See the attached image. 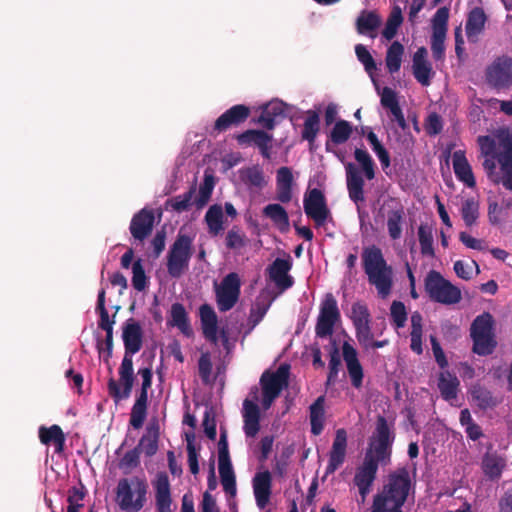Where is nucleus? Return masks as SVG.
Wrapping results in <instances>:
<instances>
[{
    "label": "nucleus",
    "mask_w": 512,
    "mask_h": 512,
    "mask_svg": "<svg viewBox=\"0 0 512 512\" xmlns=\"http://www.w3.org/2000/svg\"><path fill=\"white\" fill-rule=\"evenodd\" d=\"M155 216L151 209L143 208L131 219L130 233L135 240L143 242L151 233L154 227Z\"/></svg>",
    "instance_id": "19"
},
{
    "label": "nucleus",
    "mask_w": 512,
    "mask_h": 512,
    "mask_svg": "<svg viewBox=\"0 0 512 512\" xmlns=\"http://www.w3.org/2000/svg\"><path fill=\"white\" fill-rule=\"evenodd\" d=\"M236 140L241 146H254L259 149L260 154L265 159L271 158V148L273 136L263 130L248 129L236 136Z\"/></svg>",
    "instance_id": "15"
},
{
    "label": "nucleus",
    "mask_w": 512,
    "mask_h": 512,
    "mask_svg": "<svg viewBox=\"0 0 512 512\" xmlns=\"http://www.w3.org/2000/svg\"><path fill=\"white\" fill-rule=\"evenodd\" d=\"M404 46L399 41H394L388 47L385 57L386 68L390 74L397 73L401 68Z\"/></svg>",
    "instance_id": "46"
},
{
    "label": "nucleus",
    "mask_w": 512,
    "mask_h": 512,
    "mask_svg": "<svg viewBox=\"0 0 512 512\" xmlns=\"http://www.w3.org/2000/svg\"><path fill=\"white\" fill-rule=\"evenodd\" d=\"M218 470L223 490L231 495L236 494V477L230 458L218 459Z\"/></svg>",
    "instance_id": "37"
},
{
    "label": "nucleus",
    "mask_w": 512,
    "mask_h": 512,
    "mask_svg": "<svg viewBox=\"0 0 512 512\" xmlns=\"http://www.w3.org/2000/svg\"><path fill=\"white\" fill-rule=\"evenodd\" d=\"M353 132L352 125L346 120H338L332 128L329 138L336 145L345 143Z\"/></svg>",
    "instance_id": "52"
},
{
    "label": "nucleus",
    "mask_w": 512,
    "mask_h": 512,
    "mask_svg": "<svg viewBox=\"0 0 512 512\" xmlns=\"http://www.w3.org/2000/svg\"><path fill=\"white\" fill-rule=\"evenodd\" d=\"M240 286L237 273H229L223 278L221 285L216 288V301L220 311L226 312L235 306L239 299Z\"/></svg>",
    "instance_id": "12"
},
{
    "label": "nucleus",
    "mask_w": 512,
    "mask_h": 512,
    "mask_svg": "<svg viewBox=\"0 0 512 512\" xmlns=\"http://www.w3.org/2000/svg\"><path fill=\"white\" fill-rule=\"evenodd\" d=\"M196 192V186H191L187 192L181 195H177L167 201V204H169L172 209L176 212H184L187 211L191 204L193 196Z\"/></svg>",
    "instance_id": "58"
},
{
    "label": "nucleus",
    "mask_w": 512,
    "mask_h": 512,
    "mask_svg": "<svg viewBox=\"0 0 512 512\" xmlns=\"http://www.w3.org/2000/svg\"><path fill=\"white\" fill-rule=\"evenodd\" d=\"M405 212L401 204L397 203L396 207L389 210L387 214V230L392 240H398L402 235V223Z\"/></svg>",
    "instance_id": "38"
},
{
    "label": "nucleus",
    "mask_w": 512,
    "mask_h": 512,
    "mask_svg": "<svg viewBox=\"0 0 512 512\" xmlns=\"http://www.w3.org/2000/svg\"><path fill=\"white\" fill-rule=\"evenodd\" d=\"M355 54L359 62H361L365 68V71L371 74L377 69L376 62L372 57L371 53L363 44H357L355 46Z\"/></svg>",
    "instance_id": "63"
},
{
    "label": "nucleus",
    "mask_w": 512,
    "mask_h": 512,
    "mask_svg": "<svg viewBox=\"0 0 512 512\" xmlns=\"http://www.w3.org/2000/svg\"><path fill=\"white\" fill-rule=\"evenodd\" d=\"M246 235L238 226L228 230L225 238V245L229 250H238L246 246Z\"/></svg>",
    "instance_id": "59"
},
{
    "label": "nucleus",
    "mask_w": 512,
    "mask_h": 512,
    "mask_svg": "<svg viewBox=\"0 0 512 512\" xmlns=\"http://www.w3.org/2000/svg\"><path fill=\"white\" fill-rule=\"evenodd\" d=\"M288 106L280 100H274L265 105L257 122L267 130H273L275 126L287 116Z\"/></svg>",
    "instance_id": "20"
},
{
    "label": "nucleus",
    "mask_w": 512,
    "mask_h": 512,
    "mask_svg": "<svg viewBox=\"0 0 512 512\" xmlns=\"http://www.w3.org/2000/svg\"><path fill=\"white\" fill-rule=\"evenodd\" d=\"M271 302L272 300L270 299L268 292H260L250 309L248 323L250 324L251 329L262 321L271 305Z\"/></svg>",
    "instance_id": "33"
},
{
    "label": "nucleus",
    "mask_w": 512,
    "mask_h": 512,
    "mask_svg": "<svg viewBox=\"0 0 512 512\" xmlns=\"http://www.w3.org/2000/svg\"><path fill=\"white\" fill-rule=\"evenodd\" d=\"M355 160L361 165L364 176L367 180H372L375 177V163L370 154L360 148H356L354 151Z\"/></svg>",
    "instance_id": "57"
},
{
    "label": "nucleus",
    "mask_w": 512,
    "mask_h": 512,
    "mask_svg": "<svg viewBox=\"0 0 512 512\" xmlns=\"http://www.w3.org/2000/svg\"><path fill=\"white\" fill-rule=\"evenodd\" d=\"M293 174L291 168L283 166L276 172V199L288 203L292 199Z\"/></svg>",
    "instance_id": "29"
},
{
    "label": "nucleus",
    "mask_w": 512,
    "mask_h": 512,
    "mask_svg": "<svg viewBox=\"0 0 512 512\" xmlns=\"http://www.w3.org/2000/svg\"><path fill=\"white\" fill-rule=\"evenodd\" d=\"M239 177L248 187L262 188L266 184L263 170L259 165L241 168Z\"/></svg>",
    "instance_id": "44"
},
{
    "label": "nucleus",
    "mask_w": 512,
    "mask_h": 512,
    "mask_svg": "<svg viewBox=\"0 0 512 512\" xmlns=\"http://www.w3.org/2000/svg\"><path fill=\"white\" fill-rule=\"evenodd\" d=\"M341 323V313L337 300L332 293H327L320 304L315 324V336L329 340L327 352H357L354 340L344 329H336Z\"/></svg>",
    "instance_id": "1"
},
{
    "label": "nucleus",
    "mask_w": 512,
    "mask_h": 512,
    "mask_svg": "<svg viewBox=\"0 0 512 512\" xmlns=\"http://www.w3.org/2000/svg\"><path fill=\"white\" fill-rule=\"evenodd\" d=\"M159 435V424L157 422L150 423L146 428V433L136 446L139 448V453L144 452L147 457L154 456L158 451Z\"/></svg>",
    "instance_id": "31"
},
{
    "label": "nucleus",
    "mask_w": 512,
    "mask_h": 512,
    "mask_svg": "<svg viewBox=\"0 0 512 512\" xmlns=\"http://www.w3.org/2000/svg\"><path fill=\"white\" fill-rule=\"evenodd\" d=\"M501 151L497 155V161L500 165L499 183L507 190L512 191V137L501 132L497 135Z\"/></svg>",
    "instance_id": "14"
},
{
    "label": "nucleus",
    "mask_w": 512,
    "mask_h": 512,
    "mask_svg": "<svg viewBox=\"0 0 512 512\" xmlns=\"http://www.w3.org/2000/svg\"><path fill=\"white\" fill-rule=\"evenodd\" d=\"M486 83L496 90H506L512 86V58L500 56L487 66Z\"/></svg>",
    "instance_id": "11"
},
{
    "label": "nucleus",
    "mask_w": 512,
    "mask_h": 512,
    "mask_svg": "<svg viewBox=\"0 0 512 512\" xmlns=\"http://www.w3.org/2000/svg\"><path fill=\"white\" fill-rule=\"evenodd\" d=\"M214 188V177L212 175L205 174L204 181L199 188V196L195 200V204L198 208H202L206 205L211 197Z\"/></svg>",
    "instance_id": "61"
},
{
    "label": "nucleus",
    "mask_w": 512,
    "mask_h": 512,
    "mask_svg": "<svg viewBox=\"0 0 512 512\" xmlns=\"http://www.w3.org/2000/svg\"><path fill=\"white\" fill-rule=\"evenodd\" d=\"M307 117L305 118L301 137L303 140L308 141L309 148L311 151L314 150V142L320 131V118L319 114L314 110H308L306 112Z\"/></svg>",
    "instance_id": "34"
},
{
    "label": "nucleus",
    "mask_w": 512,
    "mask_h": 512,
    "mask_svg": "<svg viewBox=\"0 0 512 512\" xmlns=\"http://www.w3.org/2000/svg\"><path fill=\"white\" fill-rule=\"evenodd\" d=\"M143 332L140 324L133 318L128 319L123 326L122 338L125 352H138L142 346Z\"/></svg>",
    "instance_id": "27"
},
{
    "label": "nucleus",
    "mask_w": 512,
    "mask_h": 512,
    "mask_svg": "<svg viewBox=\"0 0 512 512\" xmlns=\"http://www.w3.org/2000/svg\"><path fill=\"white\" fill-rule=\"evenodd\" d=\"M169 324L177 327L185 335H189L191 333L192 330L189 324L188 314L183 304L178 302L172 304Z\"/></svg>",
    "instance_id": "45"
},
{
    "label": "nucleus",
    "mask_w": 512,
    "mask_h": 512,
    "mask_svg": "<svg viewBox=\"0 0 512 512\" xmlns=\"http://www.w3.org/2000/svg\"><path fill=\"white\" fill-rule=\"evenodd\" d=\"M411 350L413 352H422V316L415 312L411 316Z\"/></svg>",
    "instance_id": "53"
},
{
    "label": "nucleus",
    "mask_w": 512,
    "mask_h": 512,
    "mask_svg": "<svg viewBox=\"0 0 512 512\" xmlns=\"http://www.w3.org/2000/svg\"><path fill=\"white\" fill-rule=\"evenodd\" d=\"M505 466V460L495 453H486L482 459L483 472L491 480L499 479Z\"/></svg>",
    "instance_id": "41"
},
{
    "label": "nucleus",
    "mask_w": 512,
    "mask_h": 512,
    "mask_svg": "<svg viewBox=\"0 0 512 512\" xmlns=\"http://www.w3.org/2000/svg\"><path fill=\"white\" fill-rule=\"evenodd\" d=\"M410 484L409 473L405 468L390 474L383 492L374 497L372 511L402 512L401 508L408 497Z\"/></svg>",
    "instance_id": "3"
},
{
    "label": "nucleus",
    "mask_w": 512,
    "mask_h": 512,
    "mask_svg": "<svg viewBox=\"0 0 512 512\" xmlns=\"http://www.w3.org/2000/svg\"><path fill=\"white\" fill-rule=\"evenodd\" d=\"M244 432L247 437H255L260 430V410L257 404L246 399L243 402Z\"/></svg>",
    "instance_id": "30"
},
{
    "label": "nucleus",
    "mask_w": 512,
    "mask_h": 512,
    "mask_svg": "<svg viewBox=\"0 0 512 512\" xmlns=\"http://www.w3.org/2000/svg\"><path fill=\"white\" fill-rule=\"evenodd\" d=\"M346 171V184L349 198L357 205L365 201L364 195V179L360 174L358 168L351 162L345 165Z\"/></svg>",
    "instance_id": "22"
},
{
    "label": "nucleus",
    "mask_w": 512,
    "mask_h": 512,
    "mask_svg": "<svg viewBox=\"0 0 512 512\" xmlns=\"http://www.w3.org/2000/svg\"><path fill=\"white\" fill-rule=\"evenodd\" d=\"M494 323L493 316L488 312L478 315L473 320L470 328L473 340L472 352H493L497 346Z\"/></svg>",
    "instance_id": "9"
},
{
    "label": "nucleus",
    "mask_w": 512,
    "mask_h": 512,
    "mask_svg": "<svg viewBox=\"0 0 512 512\" xmlns=\"http://www.w3.org/2000/svg\"><path fill=\"white\" fill-rule=\"evenodd\" d=\"M486 15L482 8L472 9L466 21V34L468 38L478 35L484 28Z\"/></svg>",
    "instance_id": "48"
},
{
    "label": "nucleus",
    "mask_w": 512,
    "mask_h": 512,
    "mask_svg": "<svg viewBox=\"0 0 512 512\" xmlns=\"http://www.w3.org/2000/svg\"><path fill=\"white\" fill-rule=\"evenodd\" d=\"M105 295V290L101 289L98 293L96 310L100 315L99 327L106 331L107 334V349L109 351L112 348V330L114 321L110 320L108 311L105 307Z\"/></svg>",
    "instance_id": "40"
},
{
    "label": "nucleus",
    "mask_w": 512,
    "mask_h": 512,
    "mask_svg": "<svg viewBox=\"0 0 512 512\" xmlns=\"http://www.w3.org/2000/svg\"><path fill=\"white\" fill-rule=\"evenodd\" d=\"M148 484L144 478L133 477L119 480L116 488L117 502L121 510L139 512L147 500Z\"/></svg>",
    "instance_id": "5"
},
{
    "label": "nucleus",
    "mask_w": 512,
    "mask_h": 512,
    "mask_svg": "<svg viewBox=\"0 0 512 512\" xmlns=\"http://www.w3.org/2000/svg\"><path fill=\"white\" fill-rule=\"evenodd\" d=\"M203 334L206 338L214 340L217 334V315L209 304H203L199 308Z\"/></svg>",
    "instance_id": "36"
},
{
    "label": "nucleus",
    "mask_w": 512,
    "mask_h": 512,
    "mask_svg": "<svg viewBox=\"0 0 512 512\" xmlns=\"http://www.w3.org/2000/svg\"><path fill=\"white\" fill-rule=\"evenodd\" d=\"M470 395L472 401L481 410L493 409L499 403L490 390L480 385L473 386Z\"/></svg>",
    "instance_id": "43"
},
{
    "label": "nucleus",
    "mask_w": 512,
    "mask_h": 512,
    "mask_svg": "<svg viewBox=\"0 0 512 512\" xmlns=\"http://www.w3.org/2000/svg\"><path fill=\"white\" fill-rule=\"evenodd\" d=\"M390 317L397 328L404 327L407 321L406 307L401 301H393L390 307Z\"/></svg>",
    "instance_id": "64"
},
{
    "label": "nucleus",
    "mask_w": 512,
    "mask_h": 512,
    "mask_svg": "<svg viewBox=\"0 0 512 512\" xmlns=\"http://www.w3.org/2000/svg\"><path fill=\"white\" fill-rule=\"evenodd\" d=\"M291 268L292 260L290 256L287 259L276 258L267 268L270 280L281 291L291 288L294 284L293 277L289 275Z\"/></svg>",
    "instance_id": "18"
},
{
    "label": "nucleus",
    "mask_w": 512,
    "mask_h": 512,
    "mask_svg": "<svg viewBox=\"0 0 512 512\" xmlns=\"http://www.w3.org/2000/svg\"><path fill=\"white\" fill-rule=\"evenodd\" d=\"M132 355L133 354H124V358L119 367V381L111 377L107 382L108 394L116 405L122 400L128 399L131 395L134 384Z\"/></svg>",
    "instance_id": "10"
},
{
    "label": "nucleus",
    "mask_w": 512,
    "mask_h": 512,
    "mask_svg": "<svg viewBox=\"0 0 512 512\" xmlns=\"http://www.w3.org/2000/svg\"><path fill=\"white\" fill-rule=\"evenodd\" d=\"M418 239L421 247V254L423 256L434 257L433 247V229L428 224H421L418 228Z\"/></svg>",
    "instance_id": "51"
},
{
    "label": "nucleus",
    "mask_w": 512,
    "mask_h": 512,
    "mask_svg": "<svg viewBox=\"0 0 512 512\" xmlns=\"http://www.w3.org/2000/svg\"><path fill=\"white\" fill-rule=\"evenodd\" d=\"M272 476L268 470L258 472L253 478V492L256 504L260 509H264L271 496Z\"/></svg>",
    "instance_id": "24"
},
{
    "label": "nucleus",
    "mask_w": 512,
    "mask_h": 512,
    "mask_svg": "<svg viewBox=\"0 0 512 512\" xmlns=\"http://www.w3.org/2000/svg\"><path fill=\"white\" fill-rule=\"evenodd\" d=\"M394 440V423H389L383 415H378L364 458H370L375 463L387 465L391 460Z\"/></svg>",
    "instance_id": "4"
},
{
    "label": "nucleus",
    "mask_w": 512,
    "mask_h": 512,
    "mask_svg": "<svg viewBox=\"0 0 512 512\" xmlns=\"http://www.w3.org/2000/svg\"><path fill=\"white\" fill-rule=\"evenodd\" d=\"M262 213L265 217L269 218L281 232H287L289 230L288 213L280 204H268L263 208Z\"/></svg>",
    "instance_id": "35"
},
{
    "label": "nucleus",
    "mask_w": 512,
    "mask_h": 512,
    "mask_svg": "<svg viewBox=\"0 0 512 512\" xmlns=\"http://www.w3.org/2000/svg\"><path fill=\"white\" fill-rule=\"evenodd\" d=\"M155 489L156 508L158 512H171L170 482L166 472H159L153 483Z\"/></svg>",
    "instance_id": "23"
},
{
    "label": "nucleus",
    "mask_w": 512,
    "mask_h": 512,
    "mask_svg": "<svg viewBox=\"0 0 512 512\" xmlns=\"http://www.w3.org/2000/svg\"><path fill=\"white\" fill-rule=\"evenodd\" d=\"M357 355L358 354H342L343 359L346 362L352 386L356 389H359L362 386L364 374L362 365L358 360Z\"/></svg>",
    "instance_id": "47"
},
{
    "label": "nucleus",
    "mask_w": 512,
    "mask_h": 512,
    "mask_svg": "<svg viewBox=\"0 0 512 512\" xmlns=\"http://www.w3.org/2000/svg\"><path fill=\"white\" fill-rule=\"evenodd\" d=\"M140 465L139 448L134 447L127 451L119 461V468L125 473H130Z\"/></svg>",
    "instance_id": "60"
},
{
    "label": "nucleus",
    "mask_w": 512,
    "mask_h": 512,
    "mask_svg": "<svg viewBox=\"0 0 512 512\" xmlns=\"http://www.w3.org/2000/svg\"><path fill=\"white\" fill-rule=\"evenodd\" d=\"M453 170L457 179L467 187L473 188L476 185L472 168L463 151H455L452 156Z\"/></svg>",
    "instance_id": "28"
},
{
    "label": "nucleus",
    "mask_w": 512,
    "mask_h": 512,
    "mask_svg": "<svg viewBox=\"0 0 512 512\" xmlns=\"http://www.w3.org/2000/svg\"><path fill=\"white\" fill-rule=\"evenodd\" d=\"M347 449V433L341 428L336 431L332 448L329 452V460L326 467V475L333 474L345 461Z\"/></svg>",
    "instance_id": "21"
},
{
    "label": "nucleus",
    "mask_w": 512,
    "mask_h": 512,
    "mask_svg": "<svg viewBox=\"0 0 512 512\" xmlns=\"http://www.w3.org/2000/svg\"><path fill=\"white\" fill-rule=\"evenodd\" d=\"M361 258L368 282L376 288L380 298H387L393 287V268L385 260L382 250L375 245L365 247Z\"/></svg>",
    "instance_id": "2"
},
{
    "label": "nucleus",
    "mask_w": 512,
    "mask_h": 512,
    "mask_svg": "<svg viewBox=\"0 0 512 512\" xmlns=\"http://www.w3.org/2000/svg\"><path fill=\"white\" fill-rule=\"evenodd\" d=\"M379 464L374 460L364 458L362 464L356 469L354 476V484L359 490L362 502L365 501L370 493L371 486L376 479Z\"/></svg>",
    "instance_id": "16"
},
{
    "label": "nucleus",
    "mask_w": 512,
    "mask_h": 512,
    "mask_svg": "<svg viewBox=\"0 0 512 512\" xmlns=\"http://www.w3.org/2000/svg\"><path fill=\"white\" fill-rule=\"evenodd\" d=\"M460 382L455 374L444 370L439 373L437 387L441 397L446 401L457 398Z\"/></svg>",
    "instance_id": "32"
},
{
    "label": "nucleus",
    "mask_w": 512,
    "mask_h": 512,
    "mask_svg": "<svg viewBox=\"0 0 512 512\" xmlns=\"http://www.w3.org/2000/svg\"><path fill=\"white\" fill-rule=\"evenodd\" d=\"M461 216L466 226H473L479 217V202L470 197L464 200L461 207Z\"/></svg>",
    "instance_id": "54"
},
{
    "label": "nucleus",
    "mask_w": 512,
    "mask_h": 512,
    "mask_svg": "<svg viewBox=\"0 0 512 512\" xmlns=\"http://www.w3.org/2000/svg\"><path fill=\"white\" fill-rule=\"evenodd\" d=\"M424 287L430 299L435 302L451 305L461 300V290L446 280L438 271L428 272Z\"/></svg>",
    "instance_id": "8"
},
{
    "label": "nucleus",
    "mask_w": 512,
    "mask_h": 512,
    "mask_svg": "<svg viewBox=\"0 0 512 512\" xmlns=\"http://www.w3.org/2000/svg\"><path fill=\"white\" fill-rule=\"evenodd\" d=\"M356 338L361 345V347L365 350L369 349H377L383 347L387 341H375L373 338V334L371 332L370 324L354 327Z\"/></svg>",
    "instance_id": "50"
},
{
    "label": "nucleus",
    "mask_w": 512,
    "mask_h": 512,
    "mask_svg": "<svg viewBox=\"0 0 512 512\" xmlns=\"http://www.w3.org/2000/svg\"><path fill=\"white\" fill-rule=\"evenodd\" d=\"M324 396H319L309 407L311 433L315 436L320 435L324 429Z\"/></svg>",
    "instance_id": "42"
},
{
    "label": "nucleus",
    "mask_w": 512,
    "mask_h": 512,
    "mask_svg": "<svg viewBox=\"0 0 512 512\" xmlns=\"http://www.w3.org/2000/svg\"><path fill=\"white\" fill-rule=\"evenodd\" d=\"M350 319L354 327L368 325L371 323V314L365 303L355 302L351 307Z\"/></svg>",
    "instance_id": "56"
},
{
    "label": "nucleus",
    "mask_w": 512,
    "mask_h": 512,
    "mask_svg": "<svg viewBox=\"0 0 512 512\" xmlns=\"http://www.w3.org/2000/svg\"><path fill=\"white\" fill-rule=\"evenodd\" d=\"M402 22H403L402 11L398 6H396L393 8V10L391 11V13L387 19L385 27L382 31L383 37L387 40L393 39L395 37V35L397 34V30H398L399 26L402 24Z\"/></svg>",
    "instance_id": "55"
},
{
    "label": "nucleus",
    "mask_w": 512,
    "mask_h": 512,
    "mask_svg": "<svg viewBox=\"0 0 512 512\" xmlns=\"http://www.w3.org/2000/svg\"><path fill=\"white\" fill-rule=\"evenodd\" d=\"M449 19V9L447 7L439 8L432 18V33H447Z\"/></svg>",
    "instance_id": "62"
},
{
    "label": "nucleus",
    "mask_w": 512,
    "mask_h": 512,
    "mask_svg": "<svg viewBox=\"0 0 512 512\" xmlns=\"http://www.w3.org/2000/svg\"><path fill=\"white\" fill-rule=\"evenodd\" d=\"M427 50L420 47L413 55L412 70L415 79L422 86H429L434 75L432 65L426 60Z\"/></svg>",
    "instance_id": "25"
},
{
    "label": "nucleus",
    "mask_w": 512,
    "mask_h": 512,
    "mask_svg": "<svg viewBox=\"0 0 512 512\" xmlns=\"http://www.w3.org/2000/svg\"><path fill=\"white\" fill-rule=\"evenodd\" d=\"M250 116V108L243 104H237L220 115L213 126V132L221 133L233 126H239Z\"/></svg>",
    "instance_id": "17"
},
{
    "label": "nucleus",
    "mask_w": 512,
    "mask_h": 512,
    "mask_svg": "<svg viewBox=\"0 0 512 512\" xmlns=\"http://www.w3.org/2000/svg\"><path fill=\"white\" fill-rule=\"evenodd\" d=\"M193 253V238L179 232L166 256L168 274L172 278H180L188 270Z\"/></svg>",
    "instance_id": "6"
},
{
    "label": "nucleus",
    "mask_w": 512,
    "mask_h": 512,
    "mask_svg": "<svg viewBox=\"0 0 512 512\" xmlns=\"http://www.w3.org/2000/svg\"><path fill=\"white\" fill-rule=\"evenodd\" d=\"M381 25V17L374 10H362L356 19V31L360 35L371 38L377 36V30Z\"/></svg>",
    "instance_id": "26"
},
{
    "label": "nucleus",
    "mask_w": 512,
    "mask_h": 512,
    "mask_svg": "<svg viewBox=\"0 0 512 512\" xmlns=\"http://www.w3.org/2000/svg\"><path fill=\"white\" fill-rule=\"evenodd\" d=\"M209 233L216 236L223 230V210L222 207L215 204L209 207L205 214Z\"/></svg>",
    "instance_id": "49"
},
{
    "label": "nucleus",
    "mask_w": 512,
    "mask_h": 512,
    "mask_svg": "<svg viewBox=\"0 0 512 512\" xmlns=\"http://www.w3.org/2000/svg\"><path fill=\"white\" fill-rule=\"evenodd\" d=\"M39 439L45 445L53 443L55 445V451L58 453L62 452L64 449L65 435L58 425H52L49 428L40 427Z\"/></svg>",
    "instance_id": "39"
},
{
    "label": "nucleus",
    "mask_w": 512,
    "mask_h": 512,
    "mask_svg": "<svg viewBox=\"0 0 512 512\" xmlns=\"http://www.w3.org/2000/svg\"><path fill=\"white\" fill-rule=\"evenodd\" d=\"M290 365L282 363L275 371L266 370L260 377L261 404L268 410L289 383Z\"/></svg>",
    "instance_id": "7"
},
{
    "label": "nucleus",
    "mask_w": 512,
    "mask_h": 512,
    "mask_svg": "<svg viewBox=\"0 0 512 512\" xmlns=\"http://www.w3.org/2000/svg\"><path fill=\"white\" fill-rule=\"evenodd\" d=\"M304 211L308 218H311L317 227L323 226L330 216V210L327 206L326 198L323 192L318 188L311 189L305 194Z\"/></svg>",
    "instance_id": "13"
}]
</instances>
